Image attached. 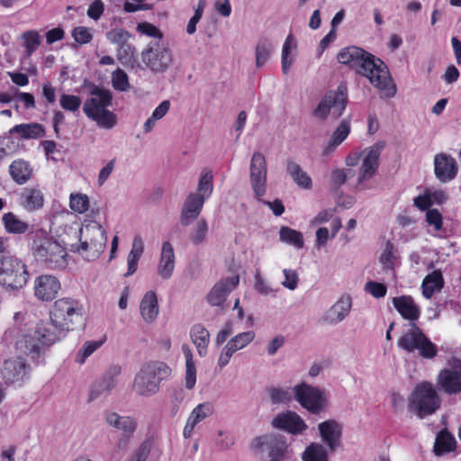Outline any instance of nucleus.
<instances>
[{
  "label": "nucleus",
  "mask_w": 461,
  "mask_h": 461,
  "mask_svg": "<svg viewBox=\"0 0 461 461\" xmlns=\"http://www.w3.org/2000/svg\"><path fill=\"white\" fill-rule=\"evenodd\" d=\"M337 59L340 64L349 66L357 74L366 77L384 97L391 98L395 95L396 86L382 59L356 46L342 49Z\"/></svg>",
  "instance_id": "f257e3e1"
},
{
  "label": "nucleus",
  "mask_w": 461,
  "mask_h": 461,
  "mask_svg": "<svg viewBox=\"0 0 461 461\" xmlns=\"http://www.w3.org/2000/svg\"><path fill=\"white\" fill-rule=\"evenodd\" d=\"M30 249L34 258L50 269H63L68 265L64 242L58 240L44 230L29 234Z\"/></svg>",
  "instance_id": "f03ea898"
},
{
  "label": "nucleus",
  "mask_w": 461,
  "mask_h": 461,
  "mask_svg": "<svg viewBox=\"0 0 461 461\" xmlns=\"http://www.w3.org/2000/svg\"><path fill=\"white\" fill-rule=\"evenodd\" d=\"M66 330L59 328L55 323L50 321H41L35 330V337L24 335L16 341V349L24 355L30 357L32 360H36L41 356V345L49 346L59 341L66 335Z\"/></svg>",
  "instance_id": "7ed1b4c3"
},
{
  "label": "nucleus",
  "mask_w": 461,
  "mask_h": 461,
  "mask_svg": "<svg viewBox=\"0 0 461 461\" xmlns=\"http://www.w3.org/2000/svg\"><path fill=\"white\" fill-rule=\"evenodd\" d=\"M171 368L164 362L150 361L141 366L133 380V391L140 396L150 397L160 389V383L171 375Z\"/></svg>",
  "instance_id": "20e7f679"
},
{
  "label": "nucleus",
  "mask_w": 461,
  "mask_h": 461,
  "mask_svg": "<svg viewBox=\"0 0 461 461\" xmlns=\"http://www.w3.org/2000/svg\"><path fill=\"white\" fill-rule=\"evenodd\" d=\"M80 244L76 250L87 260L98 258L104 251L107 243L106 231L95 221H86L81 228H76Z\"/></svg>",
  "instance_id": "39448f33"
},
{
  "label": "nucleus",
  "mask_w": 461,
  "mask_h": 461,
  "mask_svg": "<svg viewBox=\"0 0 461 461\" xmlns=\"http://www.w3.org/2000/svg\"><path fill=\"white\" fill-rule=\"evenodd\" d=\"M112 98L110 91L95 86L90 91V97L84 103V113L100 128L109 130L117 123L116 115L107 109L111 105Z\"/></svg>",
  "instance_id": "423d86ee"
},
{
  "label": "nucleus",
  "mask_w": 461,
  "mask_h": 461,
  "mask_svg": "<svg viewBox=\"0 0 461 461\" xmlns=\"http://www.w3.org/2000/svg\"><path fill=\"white\" fill-rule=\"evenodd\" d=\"M30 274L26 264L19 258L5 254L0 257V285L8 292L22 289Z\"/></svg>",
  "instance_id": "0eeeda50"
},
{
  "label": "nucleus",
  "mask_w": 461,
  "mask_h": 461,
  "mask_svg": "<svg viewBox=\"0 0 461 461\" xmlns=\"http://www.w3.org/2000/svg\"><path fill=\"white\" fill-rule=\"evenodd\" d=\"M397 346L403 351L417 354L424 359H432L438 354V347L417 324H412L402 332Z\"/></svg>",
  "instance_id": "6e6552de"
},
{
  "label": "nucleus",
  "mask_w": 461,
  "mask_h": 461,
  "mask_svg": "<svg viewBox=\"0 0 461 461\" xmlns=\"http://www.w3.org/2000/svg\"><path fill=\"white\" fill-rule=\"evenodd\" d=\"M83 305L70 297L57 300L50 312V318L55 325L67 332L83 321Z\"/></svg>",
  "instance_id": "1a4fd4ad"
},
{
  "label": "nucleus",
  "mask_w": 461,
  "mask_h": 461,
  "mask_svg": "<svg viewBox=\"0 0 461 461\" xmlns=\"http://www.w3.org/2000/svg\"><path fill=\"white\" fill-rule=\"evenodd\" d=\"M441 400L429 382H422L415 386L408 402L410 411H414L420 418L431 415L439 409Z\"/></svg>",
  "instance_id": "9d476101"
},
{
  "label": "nucleus",
  "mask_w": 461,
  "mask_h": 461,
  "mask_svg": "<svg viewBox=\"0 0 461 461\" xmlns=\"http://www.w3.org/2000/svg\"><path fill=\"white\" fill-rule=\"evenodd\" d=\"M141 60L152 72L164 73L173 62L172 50L163 41H151L141 51Z\"/></svg>",
  "instance_id": "9b49d317"
},
{
  "label": "nucleus",
  "mask_w": 461,
  "mask_h": 461,
  "mask_svg": "<svg viewBox=\"0 0 461 461\" xmlns=\"http://www.w3.org/2000/svg\"><path fill=\"white\" fill-rule=\"evenodd\" d=\"M293 391L294 399L310 412L318 414L325 409L327 396L321 388L303 382L296 384Z\"/></svg>",
  "instance_id": "f8f14e48"
},
{
  "label": "nucleus",
  "mask_w": 461,
  "mask_h": 461,
  "mask_svg": "<svg viewBox=\"0 0 461 461\" xmlns=\"http://www.w3.org/2000/svg\"><path fill=\"white\" fill-rule=\"evenodd\" d=\"M347 102V95L342 91H330L321 98L313 114L321 120L329 115L337 119L343 113Z\"/></svg>",
  "instance_id": "ddd939ff"
},
{
  "label": "nucleus",
  "mask_w": 461,
  "mask_h": 461,
  "mask_svg": "<svg viewBox=\"0 0 461 461\" xmlns=\"http://www.w3.org/2000/svg\"><path fill=\"white\" fill-rule=\"evenodd\" d=\"M384 147L385 143L384 141H378L362 152L363 159L357 177L358 185L361 189H366L363 183L375 174L379 166V158Z\"/></svg>",
  "instance_id": "4468645a"
},
{
  "label": "nucleus",
  "mask_w": 461,
  "mask_h": 461,
  "mask_svg": "<svg viewBox=\"0 0 461 461\" xmlns=\"http://www.w3.org/2000/svg\"><path fill=\"white\" fill-rule=\"evenodd\" d=\"M267 161L260 152L252 155L249 167L251 187L258 198L263 197L267 192Z\"/></svg>",
  "instance_id": "2eb2a0df"
},
{
  "label": "nucleus",
  "mask_w": 461,
  "mask_h": 461,
  "mask_svg": "<svg viewBox=\"0 0 461 461\" xmlns=\"http://www.w3.org/2000/svg\"><path fill=\"white\" fill-rule=\"evenodd\" d=\"M437 384L447 394L461 393V360H454L450 367L440 370Z\"/></svg>",
  "instance_id": "dca6fc26"
},
{
  "label": "nucleus",
  "mask_w": 461,
  "mask_h": 461,
  "mask_svg": "<svg viewBox=\"0 0 461 461\" xmlns=\"http://www.w3.org/2000/svg\"><path fill=\"white\" fill-rule=\"evenodd\" d=\"M121 372V366H111L101 379L91 386L87 395V402H92L104 395L109 394L111 391L115 388L117 377L120 375Z\"/></svg>",
  "instance_id": "f3484780"
},
{
  "label": "nucleus",
  "mask_w": 461,
  "mask_h": 461,
  "mask_svg": "<svg viewBox=\"0 0 461 461\" xmlns=\"http://www.w3.org/2000/svg\"><path fill=\"white\" fill-rule=\"evenodd\" d=\"M255 332L252 330L244 331L231 338L222 348L219 356L217 365L220 368L226 366L234 353L246 348L255 339Z\"/></svg>",
  "instance_id": "a211bd4d"
},
{
  "label": "nucleus",
  "mask_w": 461,
  "mask_h": 461,
  "mask_svg": "<svg viewBox=\"0 0 461 461\" xmlns=\"http://www.w3.org/2000/svg\"><path fill=\"white\" fill-rule=\"evenodd\" d=\"M61 288L59 280L52 275H41L33 283L34 296L41 302H50Z\"/></svg>",
  "instance_id": "6ab92c4d"
},
{
  "label": "nucleus",
  "mask_w": 461,
  "mask_h": 461,
  "mask_svg": "<svg viewBox=\"0 0 461 461\" xmlns=\"http://www.w3.org/2000/svg\"><path fill=\"white\" fill-rule=\"evenodd\" d=\"M240 283V276L234 275L221 279L210 290L207 294V302L212 306L222 307L227 296Z\"/></svg>",
  "instance_id": "aec40b11"
},
{
  "label": "nucleus",
  "mask_w": 461,
  "mask_h": 461,
  "mask_svg": "<svg viewBox=\"0 0 461 461\" xmlns=\"http://www.w3.org/2000/svg\"><path fill=\"white\" fill-rule=\"evenodd\" d=\"M272 425L276 429L293 435L302 434L308 428L304 420L296 412L291 411L276 415L272 420Z\"/></svg>",
  "instance_id": "412c9836"
},
{
  "label": "nucleus",
  "mask_w": 461,
  "mask_h": 461,
  "mask_svg": "<svg viewBox=\"0 0 461 461\" xmlns=\"http://www.w3.org/2000/svg\"><path fill=\"white\" fill-rule=\"evenodd\" d=\"M458 172L456 159L446 153H438L434 157V173L441 183L453 180Z\"/></svg>",
  "instance_id": "4be33fe9"
},
{
  "label": "nucleus",
  "mask_w": 461,
  "mask_h": 461,
  "mask_svg": "<svg viewBox=\"0 0 461 461\" xmlns=\"http://www.w3.org/2000/svg\"><path fill=\"white\" fill-rule=\"evenodd\" d=\"M318 429L322 442L325 443L324 446L330 452H335L341 442V425L335 420H328L319 423Z\"/></svg>",
  "instance_id": "5701e85b"
},
{
  "label": "nucleus",
  "mask_w": 461,
  "mask_h": 461,
  "mask_svg": "<svg viewBox=\"0 0 461 461\" xmlns=\"http://www.w3.org/2000/svg\"><path fill=\"white\" fill-rule=\"evenodd\" d=\"M352 300L348 295L341 296L321 316L322 323L337 325L344 321L349 314Z\"/></svg>",
  "instance_id": "b1692460"
},
{
  "label": "nucleus",
  "mask_w": 461,
  "mask_h": 461,
  "mask_svg": "<svg viewBox=\"0 0 461 461\" xmlns=\"http://www.w3.org/2000/svg\"><path fill=\"white\" fill-rule=\"evenodd\" d=\"M214 413V405L211 402H203L197 404L190 412L185 425L183 429V436L185 438H190L193 434L194 428L200 422L210 418Z\"/></svg>",
  "instance_id": "393cba45"
},
{
  "label": "nucleus",
  "mask_w": 461,
  "mask_h": 461,
  "mask_svg": "<svg viewBox=\"0 0 461 461\" xmlns=\"http://www.w3.org/2000/svg\"><path fill=\"white\" fill-rule=\"evenodd\" d=\"M392 303L399 314L409 321V327L416 324V321L420 317L421 311L411 295L393 297Z\"/></svg>",
  "instance_id": "a878e982"
},
{
  "label": "nucleus",
  "mask_w": 461,
  "mask_h": 461,
  "mask_svg": "<svg viewBox=\"0 0 461 461\" xmlns=\"http://www.w3.org/2000/svg\"><path fill=\"white\" fill-rule=\"evenodd\" d=\"M28 373V366L22 357L10 358L4 362L1 375L6 384L22 382Z\"/></svg>",
  "instance_id": "bb28decb"
},
{
  "label": "nucleus",
  "mask_w": 461,
  "mask_h": 461,
  "mask_svg": "<svg viewBox=\"0 0 461 461\" xmlns=\"http://www.w3.org/2000/svg\"><path fill=\"white\" fill-rule=\"evenodd\" d=\"M252 447L262 450L266 447L271 457L280 460L286 449V442L283 437L270 434L258 437L253 441Z\"/></svg>",
  "instance_id": "cd10ccee"
},
{
  "label": "nucleus",
  "mask_w": 461,
  "mask_h": 461,
  "mask_svg": "<svg viewBox=\"0 0 461 461\" xmlns=\"http://www.w3.org/2000/svg\"><path fill=\"white\" fill-rule=\"evenodd\" d=\"M105 421L108 425L116 428L123 432V437L119 442L121 447L122 444L126 446L129 438L132 436L137 428L136 421L128 416H120L116 412H109L105 415Z\"/></svg>",
  "instance_id": "c85d7f7f"
},
{
  "label": "nucleus",
  "mask_w": 461,
  "mask_h": 461,
  "mask_svg": "<svg viewBox=\"0 0 461 461\" xmlns=\"http://www.w3.org/2000/svg\"><path fill=\"white\" fill-rule=\"evenodd\" d=\"M176 256L169 241H164L158 264V275L164 280L171 278L175 270Z\"/></svg>",
  "instance_id": "c756f323"
},
{
  "label": "nucleus",
  "mask_w": 461,
  "mask_h": 461,
  "mask_svg": "<svg viewBox=\"0 0 461 461\" xmlns=\"http://www.w3.org/2000/svg\"><path fill=\"white\" fill-rule=\"evenodd\" d=\"M204 200L196 194H189L181 210L180 221L184 226L190 225L200 215L203 207Z\"/></svg>",
  "instance_id": "7c9ffc66"
},
{
  "label": "nucleus",
  "mask_w": 461,
  "mask_h": 461,
  "mask_svg": "<svg viewBox=\"0 0 461 461\" xmlns=\"http://www.w3.org/2000/svg\"><path fill=\"white\" fill-rule=\"evenodd\" d=\"M9 173L12 179L17 185H23L32 178L33 168L29 161L19 158L11 163L9 166Z\"/></svg>",
  "instance_id": "2f4dec72"
},
{
  "label": "nucleus",
  "mask_w": 461,
  "mask_h": 461,
  "mask_svg": "<svg viewBox=\"0 0 461 461\" xmlns=\"http://www.w3.org/2000/svg\"><path fill=\"white\" fill-rule=\"evenodd\" d=\"M140 312L142 319L147 323L153 322L158 315V304L157 294L153 291L147 292L140 301Z\"/></svg>",
  "instance_id": "473e14b6"
},
{
  "label": "nucleus",
  "mask_w": 461,
  "mask_h": 461,
  "mask_svg": "<svg viewBox=\"0 0 461 461\" xmlns=\"http://www.w3.org/2000/svg\"><path fill=\"white\" fill-rule=\"evenodd\" d=\"M44 194L36 187L25 188L21 194V204L28 212L41 209L44 205Z\"/></svg>",
  "instance_id": "72a5a7b5"
},
{
  "label": "nucleus",
  "mask_w": 461,
  "mask_h": 461,
  "mask_svg": "<svg viewBox=\"0 0 461 461\" xmlns=\"http://www.w3.org/2000/svg\"><path fill=\"white\" fill-rule=\"evenodd\" d=\"M9 132L23 140L39 139L45 136V128L38 122L21 123L11 128Z\"/></svg>",
  "instance_id": "f704fd0d"
},
{
  "label": "nucleus",
  "mask_w": 461,
  "mask_h": 461,
  "mask_svg": "<svg viewBox=\"0 0 461 461\" xmlns=\"http://www.w3.org/2000/svg\"><path fill=\"white\" fill-rule=\"evenodd\" d=\"M444 286V278L440 270H434L427 275L422 281V295L430 299L436 292H439Z\"/></svg>",
  "instance_id": "c9c22d12"
},
{
  "label": "nucleus",
  "mask_w": 461,
  "mask_h": 461,
  "mask_svg": "<svg viewBox=\"0 0 461 461\" xmlns=\"http://www.w3.org/2000/svg\"><path fill=\"white\" fill-rule=\"evenodd\" d=\"M190 337L192 342L196 347L200 357L207 354V348L210 342V333L202 324H195L191 328Z\"/></svg>",
  "instance_id": "e433bc0d"
},
{
  "label": "nucleus",
  "mask_w": 461,
  "mask_h": 461,
  "mask_svg": "<svg viewBox=\"0 0 461 461\" xmlns=\"http://www.w3.org/2000/svg\"><path fill=\"white\" fill-rule=\"evenodd\" d=\"M331 453L322 443L312 442L301 454L302 461H329Z\"/></svg>",
  "instance_id": "4c0bfd02"
},
{
  "label": "nucleus",
  "mask_w": 461,
  "mask_h": 461,
  "mask_svg": "<svg viewBox=\"0 0 461 461\" xmlns=\"http://www.w3.org/2000/svg\"><path fill=\"white\" fill-rule=\"evenodd\" d=\"M144 251V243L140 236H136L133 239L131 251L127 258L128 269L124 274V276L128 277L132 276L138 267V262L142 256Z\"/></svg>",
  "instance_id": "58836bf2"
},
{
  "label": "nucleus",
  "mask_w": 461,
  "mask_h": 461,
  "mask_svg": "<svg viewBox=\"0 0 461 461\" xmlns=\"http://www.w3.org/2000/svg\"><path fill=\"white\" fill-rule=\"evenodd\" d=\"M286 172L292 177L294 182L301 188H312V178L305 171L303 170L301 166L296 162L289 160L286 165Z\"/></svg>",
  "instance_id": "ea45409f"
},
{
  "label": "nucleus",
  "mask_w": 461,
  "mask_h": 461,
  "mask_svg": "<svg viewBox=\"0 0 461 461\" xmlns=\"http://www.w3.org/2000/svg\"><path fill=\"white\" fill-rule=\"evenodd\" d=\"M5 230L9 234H24L29 230V223L22 221L14 212H6L2 217Z\"/></svg>",
  "instance_id": "a19ab883"
},
{
  "label": "nucleus",
  "mask_w": 461,
  "mask_h": 461,
  "mask_svg": "<svg viewBox=\"0 0 461 461\" xmlns=\"http://www.w3.org/2000/svg\"><path fill=\"white\" fill-rule=\"evenodd\" d=\"M182 352L185 359V385L187 390H192L196 384V368L193 360V352L188 345L182 346Z\"/></svg>",
  "instance_id": "79ce46f5"
},
{
  "label": "nucleus",
  "mask_w": 461,
  "mask_h": 461,
  "mask_svg": "<svg viewBox=\"0 0 461 461\" xmlns=\"http://www.w3.org/2000/svg\"><path fill=\"white\" fill-rule=\"evenodd\" d=\"M456 444L455 438L447 429H443L436 438L434 452L436 456H442L446 453L452 452L456 449Z\"/></svg>",
  "instance_id": "37998d69"
},
{
  "label": "nucleus",
  "mask_w": 461,
  "mask_h": 461,
  "mask_svg": "<svg viewBox=\"0 0 461 461\" xmlns=\"http://www.w3.org/2000/svg\"><path fill=\"white\" fill-rule=\"evenodd\" d=\"M213 191V176L212 172H203L200 176V179L198 182L197 189L195 193H191L192 194H196L200 196L201 199L206 201L211 197Z\"/></svg>",
  "instance_id": "c03bdc74"
},
{
  "label": "nucleus",
  "mask_w": 461,
  "mask_h": 461,
  "mask_svg": "<svg viewBox=\"0 0 461 461\" xmlns=\"http://www.w3.org/2000/svg\"><path fill=\"white\" fill-rule=\"evenodd\" d=\"M267 392L274 404L287 403L292 401L294 395L293 388L290 387L269 386Z\"/></svg>",
  "instance_id": "a18cd8bd"
},
{
  "label": "nucleus",
  "mask_w": 461,
  "mask_h": 461,
  "mask_svg": "<svg viewBox=\"0 0 461 461\" xmlns=\"http://www.w3.org/2000/svg\"><path fill=\"white\" fill-rule=\"evenodd\" d=\"M279 235L282 242L292 245L296 249H302L303 247V234L296 230L283 226L280 229Z\"/></svg>",
  "instance_id": "49530a36"
},
{
  "label": "nucleus",
  "mask_w": 461,
  "mask_h": 461,
  "mask_svg": "<svg viewBox=\"0 0 461 461\" xmlns=\"http://www.w3.org/2000/svg\"><path fill=\"white\" fill-rule=\"evenodd\" d=\"M272 50L273 45L271 41L267 39L260 40L257 43L255 50L257 68H262L267 63Z\"/></svg>",
  "instance_id": "de8ad7c7"
},
{
  "label": "nucleus",
  "mask_w": 461,
  "mask_h": 461,
  "mask_svg": "<svg viewBox=\"0 0 461 461\" xmlns=\"http://www.w3.org/2000/svg\"><path fill=\"white\" fill-rule=\"evenodd\" d=\"M296 47V42L294 38L289 34L283 45L282 48V57H281V63H282V70L285 74H286L291 66L293 65L294 59L293 57H290L292 50Z\"/></svg>",
  "instance_id": "09e8293b"
},
{
  "label": "nucleus",
  "mask_w": 461,
  "mask_h": 461,
  "mask_svg": "<svg viewBox=\"0 0 461 461\" xmlns=\"http://www.w3.org/2000/svg\"><path fill=\"white\" fill-rule=\"evenodd\" d=\"M350 132V123L348 121H342L339 127L333 132L330 141L328 148L335 149L339 146L349 134Z\"/></svg>",
  "instance_id": "8fccbe9b"
},
{
  "label": "nucleus",
  "mask_w": 461,
  "mask_h": 461,
  "mask_svg": "<svg viewBox=\"0 0 461 461\" xmlns=\"http://www.w3.org/2000/svg\"><path fill=\"white\" fill-rule=\"evenodd\" d=\"M135 53L136 49L126 42L118 48L117 59L122 65L133 66L136 62Z\"/></svg>",
  "instance_id": "3c124183"
},
{
  "label": "nucleus",
  "mask_w": 461,
  "mask_h": 461,
  "mask_svg": "<svg viewBox=\"0 0 461 461\" xmlns=\"http://www.w3.org/2000/svg\"><path fill=\"white\" fill-rule=\"evenodd\" d=\"M103 343V340H90L85 342L82 348L77 353L76 361L79 364H84L86 358L98 349Z\"/></svg>",
  "instance_id": "603ef678"
},
{
  "label": "nucleus",
  "mask_w": 461,
  "mask_h": 461,
  "mask_svg": "<svg viewBox=\"0 0 461 461\" xmlns=\"http://www.w3.org/2000/svg\"><path fill=\"white\" fill-rule=\"evenodd\" d=\"M69 207L72 211L84 213L89 208V198L84 194H71L69 199Z\"/></svg>",
  "instance_id": "864d4df0"
},
{
  "label": "nucleus",
  "mask_w": 461,
  "mask_h": 461,
  "mask_svg": "<svg viewBox=\"0 0 461 461\" xmlns=\"http://www.w3.org/2000/svg\"><path fill=\"white\" fill-rule=\"evenodd\" d=\"M59 104L65 111L76 113L79 111L82 100L77 95L62 94L59 98Z\"/></svg>",
  "instance_id": "5fc2aeb1"
},
{
  "label": "nucleus",
  "mask_w": 461,
  "mask_h": 461,
  "mask_svg": "<svg viewBox=\"0 0 461 461\" xmlns=\"http://www.w3.org/2000/svg\"><path fill=\"white\" fill-rule=\"evenodd\" d=\"M23 45L28 56H31L41 45V39L38 32L27 31L23 34Z\"/></svg>",
  "instance_id": "6e6d98bb"
},
{
  "label": "nucleus",
  "mask_w": 461,
  "mask_h": 461,
  "mask_svg": "<svg viewBox=\"0 0 461 461\" xmlns=\"http://www.w3.org/2000/svg\"><path fill=\"white\" fill-rule=\"evenodd\" d=\"M208 225L206 220L200 219L196 222L193 231L190 233V240L195 245L202 243L206 237Z\"/></svg>",
  "instance_id": "4d7b16f0"
},
{
  "label": "nucleus",
  "mask_w": 461,
  "mask_h": 461,
  "mask_svg": "<svg viewBox=\"0 0 461 461\" xmlns=\"http://www.w3.org/2000/svg\"><path fill=\"white\" fill-rule=\"evenodd\" d=\"M255 289L256 291L264 296L276 297L278 292L277 288H273L258 272L255 275Z\"/></svg>",
  "instance_id": "13d9d810"
},
{
  "label": "nucleus",
  "mask_w": 461,
  "mask_h": 461,
  "mask_svg": "<svg viewBox=\"0 0 461 461\" xmlns=\"http://www.w3.org/2000/svg\"><path fill=\"white\" fill-rule=\"evenodd\" d=\"M112 83L114 89L127 91L130 88L127 74L121 68H117L112 74Z\"/></svg>",
  "instance_id": "bf43d9fd"
},
{
  "label": "nucleus",
  "mask_w": 461,
  "mask_h": 461,
  "mask_svg": "<svg viewBox=\"0 0 461 461\" xmlns=\"http://www.w3.org/2000/svg\"><path fill=\"white\" fill-rule=\"evenodd\" d=\"M131 34L124 29L115 28L106 33V38L111 43L117 44L119 47L128 42Z\"/></svg>",
  "instance_id": "052dcab7"
},
{
  "label": "nucleus",
  "mask_w": 461,
  "mask_h": 461,
  "mask_svg": "<svg viewBox=\"0 0 461 461\" xmlns=\"http://www.w3.org/2000/svg\"><path fill=\"white\" fill-rule=\"evenodd\" d=\"M285 280L281 285L288 290L294 291L297 288L299 283V275L294 269L285 268L283 270Z\"/></svg>",
  "instance_id": "680f3d73"
},
{
  "label": "nucleus",
  "mask_w": 461,
  "mask_h": 461,
  "mask_svg": "<svg viewBox=\"0 0 461 461\" xmlns=\"http://www.w3.org/2000/svg\"><path fill=\"white\" fill-rule=\"evenodd\" d=\"M137 30L142 34L154 38L153 41H162L163 33L161 31L149 23L143 22L139 23Z\"/></svg>",
  "instance_id": "e2e57ef3"
},
{
  "label": "nucleus",
  "mask_w": 461,
  "mask_h": 461,
  "mask_svg": "<svg viewBox=\"0 0 461 461\" xmlns=\"http://www.w3.org/2000/svg\"><path fill=\"white\" fill-rule=\"evenodd\" d=\"M151 449V443L148 440L142 442L130 456L128 461H147Z\"/></svg>",
  "instance_id": "0e129e2a"
},
{
  "label": "nucleus",
  "mask_w": 461,
  "mask_h": 461,
  "mask_svg": "<svg viewBox=\"0 0 461 461\" xmlns=\"http://www.w3.org/2000/svg\"><path fill=\"white\" fill-rule=\"evenodd\" d=\"M365 290L373 297L379 299L385 296L387 287L385 285L382 283H378L375 281H368L365 285Z\"/></svg>",
  "instance_id": "69168bd1"
},
{
  "label": "nucleus",
  "mask_w": 461,
  "mask_h": 461,
  "mask_svg": "<svg viewBox=\"0 0 461 461\" xmlns=\"http://www.w3.org/2000/svg\"><path fill=\"white\" fill-rule=\"evenodd\" d=\"M71 35L75 41L79 44H86L93 40V34L88 28L84 26L74 28Z\"/></svg>",
  "instance_id": "338daca9"
},
{
  "label": "nucleus",
  "mask_w": 461,
  "mask_h": 461,
  "mask_svg": "<svg viewBox=\"0 0 461 461\" xmlns=\"http://www.w3.org/2000/svg\"><path fill=\"white\" fill-rule=\"evenodd\" d=\"M214 440L220 450H227L234 444L232 435L223 430H219L217 432V436Z\"/></svg>",
  "instance_id": "774afa93"
}]
</instances>
